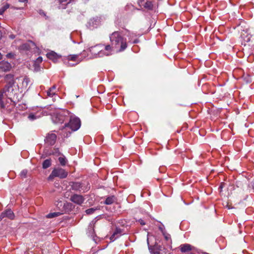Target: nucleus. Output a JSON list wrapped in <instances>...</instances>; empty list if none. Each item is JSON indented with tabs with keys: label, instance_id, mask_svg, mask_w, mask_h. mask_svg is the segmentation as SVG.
I'll return each instance as SVG.
<instances>
[{
	"label": "nucleus",
	"instance_id": "nucleus-1",
	"mask_svg": "<svg viewBox=\"0 0 254 254\" xmlns=\"http://www.w3.org/2000/svg\"><path fill=\"white\" fill-rule=\"evenodd\" d=\"M111 48L110 52L112 55L114 52L120 53L125 51L127 47V39L124 37L120 32L115 31L110 35Z\"/></svg>",
	"mask_w": 254,
	"mask_h": 254
},
{
	"label": "nucleus",
	"instance_id": "nucleus-2",
	"mask_svg": "<svg viewBox=\"0 0 254 254\" xmlns=\"http://www.w3.org/2000/svg\"><path fill=\"white\" fill-rule=\"evenodd\" d=\"M110 44L104 45L101 44L90 47L89 48V52L94 58L111 55L110 52Z\"/></svg>",
	"mask_w": 254,
	"mask_h": 254
},
{
	"label": "nucleus",
	"instance_id": "nucleus-3",
	"mask_svg": "<svg viewBox=\"0 0 254 254\" xmlns=\"http://www.w3.org/2000/svg\"><path fill=\"white\" fill-rule=\"evenodd\" d=\"M81 126L80 120L78 118L75 117H70L69 123L65 125L64 129L67 130L69 128L71 129V131H68V134H70L72 132L78 130Z\"/></svg>",
	"mask_w": 254,
	"mask_h": 254
},
{
	"label": "nucleus",
	"instance_id": "nucleus-4",
	"mask_svg": "<svg viewBox=\"0 0 254 254\" xmlns=\"http://www.w3.org/2000/svg\"><path fill=\"white\" fill-rule=\"evenodd\" d=\"M5 92V96L9 99H15L17 98L18 90L14 85H5L3 89Z\"/></svg>",
	"mask_w": 254,
	"mask_h": 254
},
{
	"label": "nucleus",
	"instance_id": "nucleus-5",
	"mask_svg": "<svg viewBox=\"0 0 254 254\" xmlns=\"http://www.w3.org/2000/svg\"><path fill=\"white\" fill-rule=\"evenodd\" d=\"M68 173L64 169L58 168L54 169L50 176L48 177L49 180H52L55 177H59L61 179L65 178L67 176Z\"/></svg>",
	"mask_w": 254,
	"mask_h": 254
},
{
	"label": "nucleus",
	"instance_id": "nucleus-6",
	"mask_svg": "<svg viewBox=\"0 0 254 254\" xmlns=\"http://www.w3.org/2000/svg\"><path fill=\"white\" fill-rule=\"evenodd\" d=\"M101 18L97 16L90 19L88 22V24L89 28L93 29L99 26L101 24Z\"/></svg>",
	"mask_w": 254,
	"mask_h": 254
},
{
	"label": "nucleus",
	"instance_id": "nucleus-7",
	"mask_svg": "<svg viewBox=\"0 0 254 254\" xmlns=\"http://www.w3.org/2000/svg\"><path fill=\"white\" fill-rule=\"evenodd\" d=\"M50 114L52 116V119L55 123H62L64 120V117L58 112L51 113Z\"/></svg>",
	"mask_w": 254,
	"mask_h": 254
},
{
	"label": "nucleus",
	"instance_id": "nucleus-8",
	"mask_svg": "<svg viewBox=\"0 0 254 254\" xmlns=\"http://www.w3.org/2000/svg\"><path fill=\"white\" fill-rule=\"evenodd\" d=\"M84 198L82 195L75 194L71 196L70 200L73 203L81 205L84 201Z\"/></svg>",
	"mask_w": 254,
	"mask_h": 254
},
{
	"label": "nucleus",
	"instance_id": "nucleus-9",
	"mask_svg": "<svg viewBox=\"0 0 254 254\" xmlns=\"http://www.w3.org/2000/svg\"><path fill=\"white\" fill-rule=\"evenodd\" d=\"M57 140V135L56 134L51 132L48 134L46 136L45 141L46 143L50 145H53Z\"/></svg>",
	"mask_w": 254,
	"mask_h": 254
},
{
	"label": "nucleus",
	"instance_id": "nucleus-10",
	"mask_svg": "<svg viewBox=\"0 0 254 254\" xmlns=\"http://www.w3.org/2000/svg\"><path fill=\"white\" fill-rule=\"evenodd\" d=\"M4 217H7L8 219L12 220L14 218V214L11 210L7 209L0 214V220H1Z\"/></svg>",
	"mask_w": 254,
	"mask_h": 254
},
{
	"label": "nucleus",
	"instance_id": "nucleus-11",
	"mask_svg": "<svg viewBox=\"0 0 254 254\" xmlns=\"http://www.w3.org/2000/svg\"><path fill=\"white\" fill-rule=\"evenodd\" d=\"M0 68L3 72L9 71L11 68V65L6 61H2L0 62Z\"/></svg>",
	"mask_w": 254,
	"mask_h": 254
},
{
	"label": "nucleus",
	"instance_id": "nucleus-12",
	"mask_svg": "<svg viewBox=\"0 0 254 254\" xmlns=\"http://www.w3.org/2000/svg\"><path fill=\"white\" fill-rule=\"evenodd\" d=\"M149 238H147V243L148 245L149 249L151 253H153L154 254H159L160 252L162 250V247L158 245H155L153 247H152L151 246L149 245V241H148Z\"/></svg>",
	"mask_w": 254,
	"mask_h": 254
},
{
	"label": "nucleus",
	"instance_id": "nucleus-13",
	"mask_svg": "<svg viewBox=\"0 0 254 254\" xmlns=\"http://www.w3.org/2000/svg\"><path fill=\"white\" fill-rule=\"evenodd\" d=\"M47 57L49 59L53 61L54 62H56L60 58V56L54 51L47 53Z\"/></svg>",
	"mask_w": 254,
	"mask_h": 254
},
{
	"label": "nucleus",
	"instance_id": "nucleus-14",
	"mask_svg": "<svg viewBox=\"0 0 254 254\" xmlns=\"http://www.w3.org/2000/svg\"><path fill=\"white\" fill-rule=\"evenodd\" d=\"M4 79H5V82L6 83V85H14L15 82H14V80L13 75H12L11 74H6L4 76Z\"/></svg>",
	"mask_w": 254,
	"mask_h": 254
},
{
	"label": "nucleus",
	"instance_id": "nucleus-15",
	"mask_svg": "<svg viewBox=\"0 0 254 254\" xmlns=\"http://www.w3.org/2000/svg\"><path fill=\"white\" fill-rule=\"evenodd\" d=\"M192 246L188 244L181 245L180 249L182 253H188L191 251Z\"/></svg>",
	"mask_w": 254,
	"mask_h": 254
},
{
	"label": "nucleus",
	"instance_id": "nucleus-16",
	"mask_svg": "<svg viewBox=\"0 0 254 254\" xmlns=\"http://www.w3.org/2000/svg\"><path fill=\"white\" fill-rule=\"evenodd\" d=\"M122 235V231L120 229H116L113 235L110 237L111 241H114Z\"/></svg>",
	"mask_w": 254,
	"mask_h": 254
},
{
	"label": "nucleus",
	"instance_id": "nucleus-17",
	"mask_svg": "<svg viewBox=\"0 0 254 254\" xmlns=\"http://www.w3.org/2000/svg\"><path fill=\"white\" fill-rule=\"evenodd\" d=\"M87 234L89 236L93 237L94 235V225L90 223L88 228Z\"/></svg>",
	"mask_w": 254,
	"mask_h": 254
},
{
	"label": "nucleus",
	"instance_id": "nucleus-18",
	"mask_svg": "<svg viewBox=\"0 0 254 254\" xmlns=\"http://www.w3.org/2000/svg\"><path fill=\"white\" fill-rule=\"evenodd\" d=\"M115 201H116V197L112 195V196L108 197L106 199L104 203L106 204L110 205V204H111L113 203H114Z\"/></svg>",
	"mask_w": 254,
	"mask_h": 254
},
{
	"label": "nucleus",
	"instance_id": "nucleus-19",
	"mask_svg": "<svg viewBox=\"0 0 254 254\" xmlns=\"http://www.w3.org/2000/svg\"><path fill=\"white\" fill-rule=\"evenodd\" d=\"M127 36L129 37V42H131L132 43H137L138 40L136 39L133 40V38L136 36L135 34L133 33L128 32Z\"/></svg>",
	"mask_w": 254,
	"mask_h": 254
},
{
	"label": "nucleus",
	"instance_id": "nucleus-20",
	"mask_svg": "<svg viewBox=\"0 0 254 254\" xmlns=\"http://www.w3.org/2000/svg\"><path fill=\"white\" fill-rule=\"evenodd\" d=\"M51 165V161L50 159H46L45 160L42 164L43 168L47 169L50 167Z\"/></svg>",
	"mask_w": 254,
	"mask_h": 254
},
{
	"label": "nucleus",
	"instance_id": "nucleus-21",
	"mask_svg": "<svg viewBox=\"0 0 254 254\" xmlns=\"http://www.w3.org/2000/svg\"><path fill=\"white\" fill-rule=\"evenodd\" d=\"M30 79L27 77H25L23 78V81H22V86L24 87L25 88H27L29 83L30 82Z\"/></svg>",
	"mask_w": 254,
	"mask_h": 254
},
{
	"label": "nucleus",
	"instance_id": "nucleus-22",
	"mask_svg": "<svg viewBox=\"0 0 254 254\" xmlns=\"http://www.w3.org/2000/svg\"><path fill=\"white\" fill-rule=\"evenodd\" d=\"M163 235L164 237L165 240L168 243V244L172 243V240L170 234L166 232H163Z\"/></svg>",
	"mask_w": 254,
	"mask_h": 254
},
{
	"label": "nucleus",
	"instance_id": "nucleus-23",
	"mask_svg": "<svg viewBox=\"0 0 254 254\" xmlns=\"http://www.w3.org/2000/svg\"><path fill=\"white\" fill-rule=\"evenodd\" d=\"M5 96V92H4L3 89L0 92V106L1 108H4L5 106L3 102L2 101V97Z\"/></svg>",
	"mask_w": 254,
	"mask_h": 254
},
{
	"label": "nucleus",
	"instance_id": "nucleus-24",
	"mask_svg": "<svg viewBox=\"0 0 254 254\" xmlns=\"http://www.w3.org/2000/svg\"><path fill=\"white\" fill-rule=\"evenodd\" d=\"M57 91H53L51 89H49L47 90L46 93V96L49 97H53L54 96L56 95Z\"/></svg>",
	"mask_w": 254,
	"mask_h": 254
},
{
	"label": "nucleus",
	"instance_id": "nucleus-25",
	"mask_svg": "<svg viewBox=\"0 0 254 254\" xmlns=\"http://www.w3.org/2000/svg\"><path fill=\"white\" fill-rule=\"evenodd\" d=\"M61 214V213L60 212L50 213L47 215V217L49 218H52L60 216Z\"/></svg>",
	"mask_w": 254,
	"mask_h": 254
},
{
	"label": "nucleus",
	"instance_id": "nucleus-26",
	"mask_svg": "<svg viewBox=\"0 0 254 254\" xmlns=\"http://www.w3.org/2000/svg\"><path fill=\"white\" fill-rule=\"evenodd\" d=\"M59 161L62 166H65L67 161L66 158L64 157H59Z\"/></svg>",
	"mask_w": 254,
	"mask_h": 254
},
{
	"label": "nucleus",
	"instance_id": "nucleus-27",
	"mask_svg": "<svg viewBox=\"0 0 254 254\" xmlns=\"http://www.w3.org/2000/svg\"><path fill=\"white\" fill-rule=\"evenodd\" d=\"M9 7V4H6L1 8H0V15H2L4 12Z\"/></svg>",
	"mask_w": 254,
	"mask_h": 254
},
{
	"label": "nucleus",
	"instance_id": "nucleus-28",
	"mask_svg": "<svg viewBox=\"0 0 254 254\" xmlns=\"http://www.w3.org/2000/svg\"><path fill=\"white\" fill-rule=\"evenodd\" d=\"M72 188L73 190H78L81 188V184L79 183H73Z\"/></svg>",
	"mask_w": 254,
	"mask_h": 254
},
{
	"label": "nucleus",
	"instance_id": "nucleus-29",
	"mask_svg": "<svg viewBox=\"0 0 254 254\" xmlns=\"http://www.w3.org/2000/svg\"><path fill=\"white\" fill-rule=\"evenodd\" d=\"M78 56L76 55H69L67 57V59L69 61H75L77 58Z\"/></svg>",
	"mask_w": 254,
	"mask_h": 254
},
{
	"label": "nucleus",
	"instance_id": "nucleus-30",
	"mask_svg": "<svg viewBox=\"0 0 254 254\" xmlns=\"http://www.w3.org/2000/svg\"><path fill=\"white\" fill-rule=\"evenodd\" d=\"M144 7L149 9H151L152 8V4L151 2L147 1L144 4Z\"/></svg>",
	"mask_w": 254,
	"mask_h": 254
},
{
	"label": "nucleus",
	"instance_id": "nucleus-31",
	"mask_svg": "<svg viewBox=\"0 0 254 254\" xmlns=\"http://www.w3.org/2000/svg\"><path fill=\"white\" fill-rule=\"evenodd\" d=\"M28 171L27 170H23L20 173V176L22 178H26L27 177Z\"/></svg>",
	"mask_w": 254,
	"mask_h": 254
},
{
	"label": "nucleus",
	"instance_id": "nucleus-32",
	"mask_svg": "<svg viewBox=\"0 0 254 254\" xmlns=\"http://www.w3.org/2000/svg\"><path fill=\"white\" fill-rule=\"evenodd\" d=\"M96 210L95 209L93 208H91L87 209L85 212L87 214H91L94 212V211Z\"/></svg>",
	"mask_w": 254,
	"mask_h": 254
},
{
	"label": "nucleus",
	"instance_id": "nucleus-33",
	"mask_svg": "<svg viewBox=\"0 0 254 254\" xmlns=\"http://www.w3.org/2000/svg\"><path fill=\"white\" fill-rule=\"evenodd\" d=\"M28 118L31 120V121H33L35 119H37L36 116L34 114H30L28 117Z\"/></svg>",
	"mask_w": 254,
	"mask_h": 254
},
{
	"label": "nucleus",
	"instance_id": "nucleus-34",
	"mask_svg": "<svg viewBox=\"0 0 254 254\" xmlns=\"http://www.w3.org/2000/svg\"><path fill=\"white\" fill-rule=\"evenodd\" d=\"M59 3L66 2V3H69L71 2V0H58Z\"/></svg>",
	"mask_w": 254,
	"mask_h": 254
},
{
	"label": "nucleus",
	"instance_id": "nucleus-35",
	"mask_svg": "<svg viewBox=\"0 0 254 254\" xmlns=\"http://www.w3.org/2000/svg\"><path fill=\"white\" fill-rule=\"evenodd\" d=\"M42 62V58L41 57H38L35 62L36 63H40Z\"/></svg>",
	"mask_w": 254,
	"mask_h": 254
},
{
	"label": "nucleus",
	"instance_id": "nucleus-36",
	"mask_svg": "<svg viewBox=\"0 0 254 254\" xmlns=\"http://www.w3.org/2000/svg\"><path fill=\"white\" fill-rule=\"evenodd\" d=\"M138 222L141 225H144L145 224V222L143 220L140 219L138 220Z\"/></svg>",
	"mask_w": 254,
	"mask_h": 254
},
{
	"label": "nucleus",
	"instance_id": "nucleus-37",
	"mask_svg": "<svg viewBox=\"0 0 254 254\" xmlns=\"http://www.w3.org/2000/svg\"><path fill=\"white\" fill-rule=\"evenodd\" d=\"M53 91H57V86L56 85H53L51 88H50Z\"/></svg>",
	"mask_w": 254,
	"mask_h": 254
},
{
	"label": "nucleus",
	"instance_id": "nucleus-38",
	"mask_svg": "<svg viewBox=\"0 0 254 254\" xmlns=\"http://www.w3.org/2000/svg\"><path fill=\"white\" fill-rule=\"evenodd\" d=\"M18 1L19 2H26L27 1V0H18Z\"/></svg>",
	"mask_w": 254,
	"mask_h": 254
},
{
	"label": "nucleus",
	"instance_id": "nucleus-39",
	"mask_svg": "<svg viewBox=\"0 0 254 254\" xmlns=\"http://www.w3.org/2000/svg\"><path fill=\"white\" fill-rule=\"evenodd\" d=\"M2 33L0 30V39L2 38Z\"/></svg>",
	"mask_w": 254,
	"mask_h": 254
},
{
	"label": "nucleus",
	"instance_id": "nucleus-40",
	"mask_svg": "<svg viewBox=\"0 0 254 254\" xmlns=\"http://www.w3.org/2000/svg\"><path fill=\"white\" fill-rule=\"evenodd\" d=\"M10 37L11 39H13V38H14L15 36L13 35H11L10 36Z\"/></svg>",
	"mask_w": 254,
	"mask_h": 254
},
{
	"label": "nucleus",
	"instance_id": "nucleus-41",
	"mask_svg": "<svg viewBox=\"0 0 254 254\" xmlns=\"http://www.w3.org/2000/svg\"><path fill=\"white\" fill-rule=\"evenodd\" d=\"M22 47L27 49V45L26 44H23L22 45Z\"/></svg>",
	"mask_w": 254,
	"mask_h": 254
},
{
	"label": "nucleus",
	"instance_id": "nucleus-42",
	"mask_svg": "<svg viewBox=\"0 0 254 254\" xmlns=\"http://www.w3.org/2000/svg\"><path fill=\"white\" fill-rule=\"evenodd\" d=\"M64 136L66 137H67L68 136V133H66V135H64Z\"/></svg>",
	"mask_w": 254,
	"mask_h": 254
},
{
	"label": "nucleus",
	"instance_id": "nucleus-43",
	"mask_svg": "<svg viewBox=\"0 0 254 254\" xmlns=\"http://www.w3.org/2000/svg\"><path fill=\"white\" fill-rule=\"evenodd\" d=\"M2 59V55L0 53V60Z\"/></svg>",
	"mask_w": 254,
	"mask_h": 254
}]
</instances>
